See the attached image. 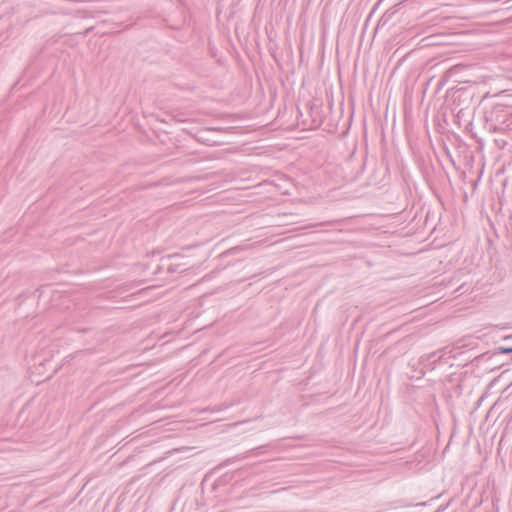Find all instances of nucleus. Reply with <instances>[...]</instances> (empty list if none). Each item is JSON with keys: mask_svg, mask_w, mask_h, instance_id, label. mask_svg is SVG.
Here are the masks:
<instances>
[{"mask_svg": "<svg viewBox=\"0 0 512 512\" xmlns=\"http://www.w3.org/2000/svg\"><path fill=\"white\" fill-rule=\"evenodd\" d=\"M454 358L452 350L443 348L432 353L423 355L419 359V364L422 366V370L432 371L440 364H449L450 359Z\"/></svg>", "mask_w": 512, "mask_h": 512, "instance_id": "1", "label": "nucleus"}, {"mask_svg": "<svg viewBox=\"0 0 512 512\" xmlns=\"http://www.w3.org/2000/svg\"><path fill=\"white\" fill-rule=\"evenodd\" d=\"M400 10V4L394 5L393 7L389 8L380 18L379 25L386 26L391 22L394 18V16L398 13Z\"/></svg>", "mask_w": 512, "mask_h": 512, "instance_id": "2", "label": "nucleus"}, {"mask_svg": "<svg viewBox=\"0 0 512 512\" xmlns=\"http://www.w3.org/2000/svg\"><path fill=\"white\" fill-rule=\"evenodd\" d=\"M265 446L262 445V446H259V447H256L254 449H251L250 451H247L241 455H238L234 458H231V459H228L224 462V464H228V463H231V462H234V461H240V460H243V459H246L250 454H255V455H258L260 453V450H262Z\"/></svg>", "mask_w": 512, "mask_h": 512, "instance_id": "3", "label": "nucleus"}, {"mask_svg": "<svg viewBox=\"0 0 512 512\" xmlns=\"http://www.w3.org/2000/svg\"><path fill=\"white\" fill-rule=\"evenodd\" d=\"M497 350L499 353H502V354L512 353V347H506V345L497 347Z\"/></svg>", "mask_w": 512, "mask_h": 512, "instance_id": "4", "label": "nucleus"}, {"mask_svg": "<svg viewBox=\"0 0 512 512\" xmlns=\"http://www.w3.org/2000/svg\"><path fill=\"white\" fill-rule=\"evenodd\" d=\"M176 271H177L176 267H174L172 265L168 267V272L173 273V272H176Z\"/></svg>", "mask_w": 512, "mask_h": 512, "instance_id": "5", "label": "nucleus"}, {"mask_svg": "<svg viewBox=\"0 0 512 512\" xmlns=\"http://www.w3.org/2000/svg\"><path fill=\"white\" fill-rule=\"evenodd\" d=\"M320 224H314V225H311V227H317L319 226Z\"/></svg>", "mask_w": 512, "mask_h": 512, "instance_id": "6", "label": "nucleus"}, {"mask_svg": "<svg viewBox=\"0 0 512 512\" xmlns=\"http://www.w3.org/2000/svg\"><path fill=\"white\" fill-rule=\"evenodd\" d=\"M177 256H179V255L178 254H173L170 257H177Z\"/></svg>", "mask_w": 512, "mask_h": 512, "instance_id": "7", "label": "nucleus"}]
</instances>
